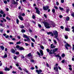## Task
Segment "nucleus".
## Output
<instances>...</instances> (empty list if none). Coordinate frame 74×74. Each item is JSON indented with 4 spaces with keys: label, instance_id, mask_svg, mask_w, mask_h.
I'll return each instance as SVG.
<instances>
[{
    "label": "nucleus",
    "instance_id": "nucleus-1",
    "mask_svg": "<svg viewBox=\"0 0 74 74\" xmlns=\"http://www.w3.org/2000/svg\"><path fill=\"white\" fill-rule=\"evenodd\" d=\"M43 23L45 27H46L47 29H49V28L51 27H55L54 24H49V23L47 22H44Z\"/></svg>",
    "mask_w": 74,
    "mask_h": 74
},
{
    "label": "nucleus",
    "instance_id": "nucleus-2",
    "mask_svg": "<svg viewBox=\"0 0 74 74\" xmlns=\"http://www.w3.org/2000/svg\"><path fill=\"white\" fill-rule=\"evenodd\" d=\"M53 36L54 35V37H55V38H56L57 37H58V32L57 31H54L53 32Z\"/></svg>",
    "mask_w": 74,
    "mask_h": 74
},
{
    "label": "nucleus",
    "instance_id": "nucleus-3",
    "mask_svg": "<svg viewBox=\"0 0 74 74\" xmlns=\"http://www.w3.org/2000/svg\"><path fill=\"white\" fill-rule=\"evenodd\" d=\"M54 70H55V74H59V71H58V68L57 66L54 67Z\"/></svg>",
    "mask_w": 74,
    "mask_h": 74
},
{
    "label": "nucleus",
    "instance_id": "nucleus-4",
    "mask_svg": "<svg viewBox=\"0 0 74 74\" xmlns=\"http://www.w3.org/2000/svg\"><path fill=\"white\" fill-rule=\"evenodd\" d=\"M43 9L45 11H47L49 9V6H46L43 7Z\"/></svg>",
    "mask_w": 74,
    "mask_h": 74
},
{
    "label": "nucleus",
    "instance_id": "nucleus-5",
    "mask_svg": "<svg viewBox=\"0 0 74 74\" xmlns=\"http://www.w3.org/2000/svg\"><path fill=\"white\" fill-rule=\"evenodd\" d=\"M36 73H37L38 74H40V73L42 72V71L41 70H36ZM40 74H44L42 73H41Z\"/></svg>",
    "mask_w": 74,
    "mask_h": 74
},
{
    "label": "nucleus",
    "instance_id": "nucleus-6",
    "mask_svg": "<svg viewBox=\"0 0 74 74\" xmlns=\"http://www.w3.org/2000/svg\"><path fill=\"white\" fill-rule=\"evenodd\" d=\"M35 8L36 10V12L38 14L40 15V10H38V9L37 8Z\"/></svg>",
    "mask_w": 74,
    "mask_h": 74
},
{
    "label": "nucleus",
    "instance_id": "nucleus-7",
    "mask_svg": "<svg viewBox=\"0 0 74 74\" xmlns=\"http://www.w3.org/2000/svg\"><path fill=\"white\" fill-rule=\"evenodd\" d=\"M65 48H66V49H67V50H69V49L68 48V47H71V46L70 45H69V44L66 43V45H65Z\"/></svg>",
    "mask_w": 74,
    "mask_h": 74
},
{
    "label": "nucleus",
    "instance_id": "nucleus-8",
    "mask_svg": "<svg viewBox=\"0 0 74 74\" xmlns=\"http://www.w3.org/2000/svg\"><path fill=\"white\" fill-rule=\"evenodd\" d=\"M12 4H17L18 5V3L17 2H15V0H12Z\"/></svg>",
    "mask_w": 74,
    "mask_h": 74
},
{
    "label": "nucleus",
    "instance_id": "nucleus-9",
    "mask_svg": "<svg viewBox=\"0 0 74 74\" xmlns=\"http://www.w3.org/2000/svg\"><path fill=\"white\" fill-rule=\"evenodd\" d=\"M11 52H12V53H15V50L13 49H11Z\"/></svg>",
    "mask_w": 74,
    "mask_h": 74
},
{
    "label": "nucleus",
    "instance_id": "nucleus-10",
    "mask_svg": "<svg viewBox=\"0 0 74 74\" xmlns=\"http://www.w3.org/2000/svg\"><path fill=\"white\" fill-rule=\"evenodd\" d=\"M18 17L21 21H23V17H22L21 15H19L18 16Z\"/></svg>",
    "mask_w": 74,
    "mask_h": 74
},
{
    "label": "nucleus",
    "instance_id": "nucleus-11",
    "mask_svg": "<svg viewBox=\"0 0 74 74\" xmlns=\"http://www.w3.org/2000/svg\"><path fill=\"white\" fill-rule=\"evenodd\" d=\"M47 34L48 35H49V34H51V36H53V33L52 32H47Z\"/></svg>",
    "mask_w": 74,
    "mask_h": 74
},
{
    "label": "nucleus",
    "instance_id": "nucleus-12",
    "mask_svg": "<svg viewBox=\"0 0 74 74\" xmlns=\"http://www.w3.org/2000/svg\"><path fill=\"white\" fill-rule=\"evenodd\" d=\"M40 53L41 55V56H42L44 55V53H43V51L42 50H41L40 51Z\"/></svg>",
    "mask_w": 74,
    "mask_h": 74
},
{
    "label": "nucleus",
    "instance_id": "nucleus-13",
    "mask_svg": "<svg viewBox=\"0 0 74 74\" xmlns=\"http://www.w3.org/2000/svg\"><path fill=\"white\" fill-rule=\"evenodd\" d=\"M58 50V48H55L53 50L52 52H56Z\"/></svg>",
    "mask_w": 74,
    "mask_h": 74
},
{
    "label": "nucleus",
    "instance_id": "nucleus-14",
    "mask_svg": "<svg viewBox=\"0 0 74 74\" xmlns=\"http://www.w3.org/2000/svg\"><path fill=\"white\" fill-rule=\"evenodd\" d=\"M65 31H67V32H70V29L69 28H65Z\"/></svg>",
    "mask_w": 74,
    "mask_h": 74
},
{
    "label": "nucleus",
    "instance_id": "nucleus-15",
    "mask_svg": "<svg viewBox=\"0 0 74 74\" xmlns=\"http://www.w3.org/2000/svg\"><path fill=\"white\" fill-rule=\"evenodd\" d=\"M19 50H20V51H22V50H25V49H24V48H23V47H20L19 48Z\"/></svg>",
    "mask_w": 74,
    "mask_h": 74
},
{
    "label": "nucleus",
    "instance_id": "nucleus-16",
    "mask_svg": "<svg viewBox=\"0 0 74 74\" xmlns=\"http://www.w3.org/2000/svg\"><path fill=\"white\" fill-rule=\"evenodd\" d=\"M53 45V44H51V48H55V46L54 45Z\"/></svg>",
    "mask_w": 74,
    "mask_h": 74
},
{
    "label": "nucleus",
    "instance_id": "nucleus-17",
    "mask_svg": "<svg viewBox=\"0 0 74 74\" xmlns=\"http://www.w3.org/2000/svg\"><path fill=\"white\" fill-rule=\"evenodd\" d=\"M5 71H10V68H6L5 69Z\"/></svg>",
    "mask_w": 74,
    "mask_h": 74
},
{
    "label": "nucleus",
    "instance_id": "nucleus-18",
    "mask_svg": "<svg viewBox=\"0 0 74 74\" xmlns=\"http://www.w3.org/2000/svg\"><path fill=\"white\" fill-rule=\"evenodd\" d=\"M53 42L55 45L57 44V42H56V40H53Z\"/></svg>",
    "mask_w": 74,
    "mask_h": 74
},
{
    "label": "nucleus",
    "instance_id": "nucleus-19",
    "mask_svg": "<svg viewBox=\"0 0 74 74\" xmlns=\"http://www.w3.org/2000/svg\"><path fill=\"white\" fill-rule=\"evenodd\" d=\"M27 38V42H29L30 40V38H29V37H28Z\"/></svg>",
    "mask_w": 74,
    "mask_h": 74
},
{
    "label": "nucleus",
    "instance_id": "nucleus-20",
    "mask_svg": "<svg viewBox=\"0 0 74 74\" xmlns=\"http://www.w3.org/2000/svg\"><path fill=\"white\" fill-rule=\"evenodd\" d=\"M0 48L2 50H4V47H3V46H1Z\"/></svg>",
    "mask_w": 74,
    "mask_h": 74
},
{
    "label": "nucleus",
    "instance_id": "nucleus-21",
    "mask_svg": "<svg viewBox=\"0 0 74 74\" xmlns=\"http://www.w3.org/2000/svg\"><path fill=\"white\" fill-rule=\"evenodd\" d=\"M69 19H70V17H69L68 16L66 17V21H69Z\"/></svg>",
    "mask_w": 74,
    "mask_h": 74
},
{
    "label": "nucleus",
    "instance_id": "nucleus-22",
    "mask_svg": "<svg viewBox=\"0 0 74 74\" xmlns=\"http://www.w3.org/2000/svg\"><path fill=\"white\" fill-rule=\"evenodd\" d=\"M19 27L21 29L24 28V26L23 25H21L19 26Z\"/></svg>",
    "mask_w": 74,
    "mask_h": 74
},
{
    "label": "nucleus",
    "instance_id": "nucleus-23",
    "mask_svg": "<svg viewBox=\"0 0 74 74\" xmlns=\"http://www.w3.org/2000/svg\"><path fill=\"white\" fill-rule=\"evenodd\" d=\"M30 62L32 63H34V62H35V61H34V60L33 59H31Z\"/></svg>",
    "mask_w": 74,
    "mask_h": 74
},
{
    "label": "nucleus",
    "instance_id": "nucleus-24",
    "mask_svg": "<svg viewBox=\"0 0 74 74\" xmlns=\"http://www.w3.org/2000/svg\"><path fill=\"white\" fill-rule=\"evenodd\" d=\"M23 37L24 38H27L28 36H27L26 35H25V34H24L23 35Z\"/></svg>",
    "mask_w": 74,
    "mask_h": 74
},
{
    "label": "nucleus",
    "instance_id": "nucleus-25",
    "mask_svg": "<svg viewBox=\"0 0 74 74\" xmlns=\"http://www.w3.org/2000/svg\"><path fill=\"white\" fill-rule=\"evenodd\" d=\"M7 58V55L6 54L4 55L3 58Z\"/></svg>",
    "mask_w": 74,
    "mask_h": 74
},
{
    "label": "nucleus",
    "instance_id": "nucleus-26",
    "mask_svg": "<svg viewBox=\"0 0 74 74\" xmlns=\"http://www.w3.org/2000/svg\"><path fill=\"white\" fill-rule=\"evenodd\" d=\"M64 37L65 39H68V36L67 35H64Z\"/></svg>",
    "mask_w": 74,
    "mask_h": 74
},
{
    "label": "nucleus",
    "instance_id": "nucleus-27",
    "mask_svg": "<svg viewBox=\"0 0 74 74\" xmlns=\"http://www.w3.org/2000/svg\"><path fill=\"white\" fill-rule=\"evenodd\" d=\"M21 43V41H19V42H17L16 43V44H20Z\"/></svg>",
    "mask_w": 74,
    "mask_h": 74
},
{
    "label": "nucleus",
    "instance_id": "nucleus-28",
    "mask_svg": "<svg viewBox=\"0 0 74 74\" xmlns=\"http://www.w3.org/2000/svg\"><path fill=\"white\" fill-rule=\"evenodd\" d=\"M16 21L17 24H19V20H18V19H16Z\"/></svg>",
    "mask_w": 74,
    "mask_h": 74
},
{
    "label": "nucleus",
    "instance_id": "nucleus-29",
    "mask_svg": "<svg viewBox=\"0 0 74 74\" xmlns=\"http://www.w3.org/2000/svg\"><path fill=\"white\" fill-rule=\"evenodd\" d=\"M40 47L42 49H44V46L42 45L40 46Z\"/></svg>",
    "mask_w": 74,
    "mask_h": 74
},
{
    "label": "nucleus",
    "instance_id": "nucleus-30",
    "mask_svg": "<svg viewBox=\"0 0 74 74\" xmlns=\"http://www.w3.org/2000/svg\"><path fill=\"white\" fill-rule=\"evenodd\" d=\"M31 47H34V43L33 42L31 43Z\"/></svg>",
    "mask_w": 74,
    "mask_h": 74
},
{
    "label": "nucleus",
    "instance_id": "nucleus-31",
    "mask_svg": "<svg viewBox=\"0 0 74 74\" xmlns=\"http://www.w3.org/2000/svg\"><path fill=\"white\" fill-rule=\"evenodd\" d=\"M6 19L8 20L9 21H10L11 20V19L10 18H9L8 17H6Z\"/></svg>",
    "mask_w": 74,
    "mask_h": 74
},
{
    "label": "nucleus",
    "instance_id": "nucleus-32",
    "mask_svg": "<svg viewBox=\"0 0 74 74\" xmlns=\"http://www.w3.org/2000/svg\"><path fill=\"white\" fill-rule=\"evenodd\" d=\"M26 31H25V29H22L21 30V32L22 33H25V32Z\"/></svg>",
    "mask_w": 74,
    "mask_h": 74
},
{
    "label": "nucleus",
    "instance_id": "nucleus-33",
    "mask_svg": "<svg viewBox=\"0 0 74 74\" xmlns=\"http://www.w3.org/2000/svg\"><path fill=\"white\" fill-rule=\"evenodd\" d=\"M31 40L33 41V42H35V40H34V39L33 38H30Z\"/></svg>",
    "mask_w": 74,
    "mask_h": 74
},
{
    "label": "nucleus",
    "instance_id": "nucleus-34",
    "mask_svg": "<svg viewBox=\"0 0 74 74\" xmlns=\"http://www.w3.org/2000/svg\"><path fill=\"white\" fill-rule=\"evenodd\" d=\"M59 8L60 10H61L62 11H63V8H61V7H59Z\"/></svg>",
    "mask_w": 74,
    "mask_h": 74
},
{
    "label": "nucleus",
    "instance_id": "nucleus-35",
    "mask_svg": "<svg viewBox=\"0 0 74 74\" xmlns=\"http://www.w3.org/2000/svg\"><path fill=\"white\" fill-rule=\"evenodd\" d=\"M0 13L1 14H4V12L3 11V10H1L0 11Z\"/></svg>",
    "mask_w": 74,
    "mask_h": 74
},
{
    "label": "nucleus",
    "instance_id": "nucleus-36",
    "mask_svg": "<svg viewBox=\"0 0 74 74\" xmlns=\"http://www.w3.org/2000/svg\"><path fill=\"white\" fill-rule=\"evenodd\" d=\"M31 55L32 54H31V53H30L27 55V56L30 57L31 56Z\"/></svg>",
    "mask_w": 74,
    "mask_h": 74
},
{
    "label": "nucleus",
    "instance_id": "nucleus-37",
    "mask_svg": "<svg viewBox=\"0 0 74 74\" xmlns=\"http://www.w3.org/2000/svg\"><path fill=\"white\" fill-rule=\"evenodd\" d=\"M62 58H64V56H65V54L64 53H63L62 55Z\"/></svg>",
    "mask_w": 74,
    "mask_h": 74
},
{
    "label": "nucleus",
    "instance_id": "nucleus-38",
    "mask_svg": "<svg viewBox=\"0 0 74 74\" xmlns=\"http://www.w3.org/2000/svg\"><path fill=\"white\" fill-rule=\"evenodd\" d=\"M37 53L38 55H39V56H41V54H40V53L39 52H38V51H37Z\"/></svg>",
    "mask_w": 74,
    "mask_h": 74
},
{
    "label": "nucleus",
    "instance_id": "nucleus-39",
    "mask_svg": "<svg viewBox=\"0 0 74 74\" xmlns=\"http://www.w3.org/2000/svg\"><path fill=\"white\" fill-rule=\"evenodd\" d=\"M52 49H51L50 50V51L49 52V53H50V54H52V53H52Z\"/></svg>",
    "mask_w": 74,
    "mask_h": 74
},
{
    "label": "nucleus",
    "instance_id": "nucleus-40",
    "mask_svg": "<svg viewBox=\"0 0 74 74\" xmlns=\"http://www.w3.org/2000/svg\"><path fill=\"white\" fill-rule=\"evenodd\" d=\"M32 18H33V19H35L36 16L34 15H33L32 16Z\"/></svg>",
    "mask_w": 74,
    "mask_h": 74
},
{
    "label": "nucleus",
    "instance_id": "nucleus-41",
    "mask_svg": "<svg viewBox=\"0 0 74 74\" xmlns=\"http://www.w3.org/2000/svg\"><path fill=\"white\" fill-rule=\"evenodd\" d=\"M65 61V60H63L61 61V62L62 63H64V62Z\"/></svg>",
    "mask_w": 74,
    "mask_h": 74
},
{
    "label": "nucleus",
    "instance_id": "nucleus-42",
    "mask_svg": "<svg viewBox=\"0 0 74 74\" xmlns=\"http://www.w3.org/2000/svg\"><path fill=\"white\" fill-rule=\"evenodd\" d=\"M52 12L53 13H55V9H52Z\"/></svg>",
    "mask_w": 74,
    "mask_h": 74
},
{
    "label": "nucleus",
    "instance_id": "nucleus-43",
    "mask_svg": "<svg viewBox=\"0 0 74 74\" xmlns=\"http://www.w3.org/2000/svg\"><path fill=\"white\" fill-rule=\"evenodd\" d=\"M20 47L19 46L17 45V46H16V48H19Z\"/></svg>",
    "mask_w": 74,
    "mask_h": 74
},
{
    "label": "nucleus",
    "instance_id": "nucleus-44",
    "mask_svg": "<svg viewBox=\"0 0 74 74\" xmlns=\"http://www.w3.org/2000/svg\"><path fill=\"white\" fill-rule=\"evenodd\" d=\"M25 72L27 73L28 74H30V73H29V72L28 71L26 70Z\"/></svg>",
    "mask_w": 74,
    "mask_h": 74
},
{
    "label": "nucleus",
    "instance_id": "nucleus-45",
    "mask_svg": "<svg viewBox=\"0 0 74 74\" xmlns=\"http://www.w3.org/2000/svg\"><path fill=\"white\" fill-rule=\"evenodd\" d=\"M61 2L62 3H64V0H61Z\"/></svg>",
    "mask_w": 74,
    "mask_h": 74
},
{
    "label": "nucleus",
    "instance_id": "nucleus-46",
    "mask_svg": "<svg viewBox=\"0 0 74 74\" xmlns=\"http://www.w3.org/2000/svg\"><path fill=\"white\" fill-rule=\"evenodd\" d=\"M22 16H25V14L24 13H23L22 14Z\"/></svg>",
    "mask_w": 74,
    "mask_h": 74
},
{
    "label": "nucleus",
    "instance_id": "nucleus-47",
    "mask_svg": "<svg viewBox=\"0 0 74 74\" xmlns=\"http://www.w3.org/2000/svg\"><path fill=\"white\" fill-rule=\"evenodd\" d=\"M4 3H5V4H6V3H7V1L5 0L4 1Z\"/></svg>",
    "mask_w": 74,
    "mask_h": 74
},
{
    "label": "nucleus",
    "instance_id": "nucleus-48",
    "mask_svg": "<svg viewBox=\"0 0 74 74\" xmlns=\"http://www.w3.org/2000/svg\"><path fill=\"white\" fill-rule=\"evenodd\" d=\"M44 17H45V18H47V15H46V14H44Z\"/></svg>",
    "mask_w": 74,
    "mask_h": 74
},
{
    "label": "nucleus",
    "instance_id": "nucleus-49",
    "mask_svg": "<svg viewBox=\"0 0 74 74\" xmlns=\"http://www.w3.org/2000/svg\"><path fill=\"white\" fill-rule=\"evenodd\" d=\"M32 23H34V24H36V22L34 21H32Z\"/></svg>",
    "mask_w": 74,
    "mask_h": 74
},
{
    "label": "nucleus",
    "instance_id": "nucleus-50",
    "mask_svg": "<svg viewBox=\"0 0 74 74\" xmlns=\"http://www.w3.org/2000/svg\"><path fill=\"white\" fill-rule=\"evenodd\" d=\"M15 53V54H16L18 55L19 54V52H16Z\"/></svg>",
    "mask_w": 74,
    "mask_h": 74
},
{
    "label": "nucleus",
    "instance_id": "nucleus-51",
    "mask_svg": "<svg viewBox=\"0 0 74 74\" xmlns=\"http://www.w3.org/2000/svg\"><path fill=\"white\" fill-rule=\"evenodd\" d=\"M46 50L47 52H49V49H46Z\"/></svg>",
    "mask_w": 74,
    "mask_h": 74
},
{
    "label": "nucleus",
    "instance_id": "nucleus-52",
    "mask_svg": "<svg viewBox=\"0 0 74 74\" xmlns=\"http://www.w3.org/2000/svg\"><path fill=\"white\" fill-rule=\"evenodd\" d=\"M38 26L39 27H41V25L39 24H38Z\"/></svg>",
    "mask_w": 74,
    "mask_h": 74
},
{
    "label": "nucleus",
    "instance_id": "nucleus-53",
    "mask_svg": "<svg viewBox=\"0 0 74 74\" xmlns=\"http://www.w3.org/2000/svg\"><path fill=\"white\" fill-rule=\"evenodd\" d=\"M3 21H4V22H6L7 21H6V19H4V18H3Z\"/></svg>",
    "mask_w": 74,
    "mask_h": 74
},
{
    "label": "nucleus",
    "instance_id": "nucleus-54",
    "mask_svg": "<svg viewBox=\"0 0 74 74\" xmlns=\"http://www.w3.org/2000/svg\"><path fill=\"white\" fill-rule=\"evenodd\" d=\"M25 45L26 46H28V45H29V44L26 43H25Z\"/></svg>",
    "mask_w": 74,
    "mask_h": 74
},
{
    "label": "nucleus",
    "instance_id": "nucleus-55",
    "mask_svg": "<svg viewBox=\"0 0 74 74\" xmlns=\"http://www.w3.org/2000/svg\"><path fill=\"white\" fill-rule=\"evenodd\" d=\"M17 38L18 39H21V36H17Z\"/></svg>",
    "mask_w": 74,
    "mask_h": 74
},
{
    "label": "nucleus",
    "instance_id": "nucleus-56",
    "mask_svg": "<svg viewBox=\"0 0 74 74\" xmlns=\"http://www.w3.org/2000/svg\"><path fill=\"white\" fill-rule=\"evenodd\" d=\"M60 28L61 29H64V27H63V26H61Z\"/></svg>",
    "mask_w": 74,
    "mask_h": 74
},
{
    "label": "nucleus",
    "instance_id": "nucleus-57",
    "mask_svg": "<svg viewBox=\"0 0 74 74\" xmlns=\"http://www.w3.org/2000/svg\"><path fill=\"white\" fill-rule=\"evenodd\" d=\"M10 44H14V43L11 42H9Z\"/></svg>",
    "mask_w": 74,
    "mask_h": 74
},
{
    "label": "nucleus",
    "instance_id": "nucleus-58",
    "mask_svg": "<svg viewBox=\"0 0 74 74\" xmlns=\"http://www.w3.org/2000/svg\"><path fill=\"white\" fill-rule=\"evenodd\" d=\"M59 17L60 18H62L63 17V16H62V15H60Z\"/></svg>",
    "mask_w": 74,
    "mask_h": 74
},
{
    "label": "nucleus",
    "instance_id": "nucleus-59",
    "mask_svg": "<svg viewBox=\"0 0 74 74\" xmlns=\"http://www.w3.org/2000/svg\"><path fill=\"white\" fill-rule=\"evenodd\" d=\"M3 18H5V14L3 15Z\"/></svg>",
    "mask_w": 74,
    "mask_h": 74
},
{
    "label": "nucleus",
    "instance_id": "nucleus-60",
    "mask_svg": "<svg viewBox=\"0 0 74 74\" xmlns=\"http://www.w3.org/2000/svg\"><path fill=\"white\" fill-rule=\"evenodd\" d=\"M69 70H70V71H71L72 70V68H69Z\"/></svg>",
    "mask_w": 74,
    "mask_h": 74
},
{
    "label": "nucleus",
    "instance_id": "nucleus-61",
    "mask_svg": "<svg viewBox=\"0 0 74 74\" xmlns=\"http://www.w3.org/2000/svg\"><path fill=\"white\" fill-rule=\"evenodd\" d=\"M69 9L66 10V12L67 13H68V12H69Z\"/></svg>",
    "mask_w": 74,
    "mask_h": 74
},
{
    "label": "nucleus",
    "instance_id": "nucleus-62",
    "mask_svg": "<svg viewBox=\"0 0 74 74\" xmlns=\"http://www.w3.org/2000/svg\"><path fill=\"white\" fill-rule=\"evenodd\" d=\"M73 47L72 48V49H73V51H74V45H73Z\"/></svg>",
    "mask_w": 74,
    "mask_h": 74
},
{
    "label": "nucleus",
    "instance_id": "nucleus-63",
    "mask_svg": "<svg viewBox=\"0 0 74 74\" xmlns=\"http://www.w3.org/2000/svg\"><path fill=\"white\" fill-rule=\"evenodd\" d=\"M71 16L73 17H74V13H73L71 14Z\"/></svg>",
    "mask_w": 74,
    "mask_h": 74
},
{
    "label": "nucleus",
    "instance_id": "nucleus-64",
    "mask_svg": "<svg viewBox=\"0 0 74 74\" xmlns=\"http://www.w3.org/2000/svg\"><path fill=\"white\" fill-rule=\"evenodd\" d=\"M2 27H5V24H2Z\"/></svg>",
    "mask_w": 74,
    "mask_h": 74
}]
</instances>
